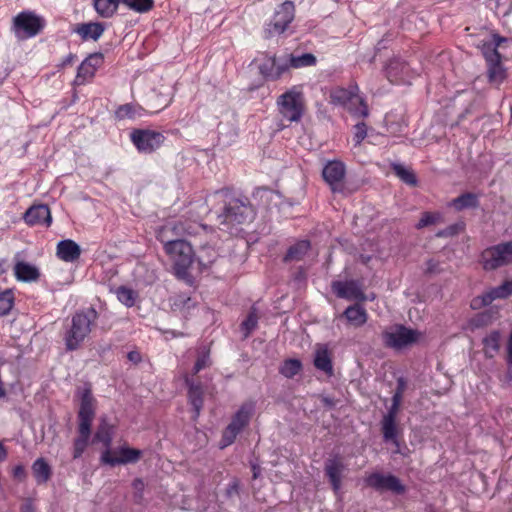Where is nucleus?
<instances>
[{
  "mask_svg": "<svg viewBox=\"0 0 512 512\" xmlns=\"http://www.w3.org/2000/svg\"><path fill=\"white\" fill-rule=\"evenodd\" d=\"M98 318L97 311L90 307L76 312L71 318V324L64 333V343L67 351L79 349L92 331V325Z\"/></svg>",
  "mask_w": 512,
  "mask_h": 512,
  "instance_id": "1",
  "label": "nucleus"
},
{
  "mask_svg": "<svg viewBox=\"0 0 512 512\" xmlns=\"http://www.w3.org/2000/svg\"><path fill=\"white\" fill-rule=\"evenodd\" d=\"M253 209L248 203L238 198H231L225 203L223 213L218 216L222 230L237 234L238 226L252 221Z\"/></svg>",
  "mask_w": 512,
  "mask_h": 512,
  "instance_id": "2",
  "label": "nucleus"
},
{
  "mask_svg": "<svg viewBox=\"0 0 512 512\" xmlns=\"http://www.w3.org/2000/svg\"><path fill=\"white\" fill-rule=\"evenodd\" d=\"M201 231L206 232V227L195 222L170 221L158 230L157 239L167 246L182 241L181 237L185 235H196Z\"/></svg>",
  "mask_w": 512,
  "mask_h": 512,
  "instance_id": "3",
  "label": "nucleus"
},
{
  "mask_svg": "<svg viewBox=\"0 0 512 512\" xmlns=\"http://www.w3.org/2000/svg\"><path fill=\"white\" fill-rule=\"evenodd\" d=\"M164 251L173 263L176 276L181 279L185 278L195 256L191 244L185 240L176 241L164 246Z\"/></svg>",
  "mask_w": 512,
  "mask_h": 512,
  "instance_id": "4",
  "label": "nucleus"
},
{
  "mask_svg": "<svg viewBox=\"0 0 512 512\" xmlns=\"http://www.w3.org/2000/svg\"><path fill=\"white\" fill-rule=\"evenodd\" d=\"M278 111L283 121L298 122L304 111V99L301 91L293 87L278 97Z\"/></svg>",
  "mask_w": 512,
  "mask_h": 512,
  "instance_id": "5",
  "label": "nucleus"
},
{
  "mask_svg": "<svg viewBox=\"0 0 512 512\" xmlns=\"http://www.w3.org/2000/svg\"><path fill=\"white\" fill-rule=\"evenodd\" d=\"M358 87H352L351 89L336 88L331 94V102L337 105L347 107V109L353 114L361 117L368 116V106L364 99L357 94Z\"/></svg>",
  "mask_w": 512,
  "mask_h": 512,
  "instance_id": "6",
  "label": "nucleus"
},
{
  "mask_svg": "<svg viewBox=\"0 0 512 512\" xmlns=\"http://www.w3.org/2000/svg\"><path fill=\"white\" fill-rule=\"evenodd\" d=\"M421 337L417 330L403 325H395L386 329L382 334L383 343L390 348L400 350L416 343Z\"/></svg>",
  "mask_w": 512,
  "mask_h": 512,
  "instance_id": "7",
  "label": "nucleus"
},
{
  "mask_svg": "<svg viewBox=\"0 0 512 512\" xmlns=\"http://www.w3.org/2000/svg\"><path fill=\"white\" fill-rule=\"evenodd\" d=\"M485 270H495L512 263V241L500 243L485 249L481 254Z\"/></svg>",
  "mask_w": 512,
  "mask_h": 512,
  "instance_id": "8",
  "label": "nucleus"
},
{
  "mask_svg": "<svg viewBox=\"0 0 512 512\" xmlns=\"http://www.w3.org/2000/svg\"><path fill=\"white\" fill-rule=\"evenodd\" d=\"M13 28L18 38H30L43 28V20L33 12H21L14 17Z\"/></svg>",
  "mask_w": 512,
  "mask_h": 512,
  "instance_id": "9",
  "label": "nucleus"
},
{
  "mask_svg": "<svg viewBox=\"0 0 512 512\" xmlns=\"http://www.w3.org/2000/svg\"><path fill=\"white\" fill-rule=\"evenodd\" d=\"M132 143L142 153H152L164 142L162 133L150 129H135L130 134Z\"/></svg>",
  "mask_w": 512,
  "mask_h": 512,
  "instance_id": "10",
  "label": "nucleus"
},
{
  "mask_svg": "<svg viewBox=\"0 0 512 512\" xmlns=\"http://www.w3.org/2000/svg\"><path fill=\"white\" fill-rule=\"evenodd\" d=\"M367 486L379 492L389 491L396 495H401L406 492L405 485L401 480L392 474H383L374 472L365 478Z\"/></svg>",
  "mask_w": 512,
  "mask_h": 512,
  "instance_id": "11",
  "label": "nucleus"
},
{
  "mask_svg": "<svg viewBox=\"0 0 512 512\" xmlns=\"http://www.w3.org/2000/svg\"><path fill=\"white\" fill-rule=\"evenodd\" d=\"M294 19V5L286 1L275 11L272 21L265 28V37L271 38L283 33Z\"/></svg>",
  "mask_w": 512,
  "mask_h": 512,
  "instance_id": "12",
  "label": "nucleus"
},
{
  "mask_svg": "<svg viewBox=\"0 0 512 512\" xmlns=\"http://www.w3.org/2000/svg\"><path fill=\"white\" fill-rule=\"evenodd\" d=\"M346 175V167L343 162L333 160L327 162L322 170V176L325 182L330 186L332 192H344V179Z\"/></svg>",
  "mask_w": 512,
  "mask_h": 512,
  "instance_id": "13",
  "label": "nucleus"
},
{
  "mask_svg": "<svg viewBox=\"0 0 512 512\" xmlns=\"http://www.w3.org/2000/svg\"><path fill=\"white\" fill-rule=\"evenodd\" d=\"M141 456V450L124 446L114 452L107 449L102 453L101 461L110 466L125 465L138 462Z\"/></svg>",
  "mask_w": 512,
  "mask_h": 512,
  "instance_id": "14",
  "label": "nucleus"
},
{
  "mask_svg": "<svg viewBox=\"0 0 512 512\" xmlns=\"http://www.w3.org/2000/svg\"><path fill=\"white\" fill-rule=\"evenodd\" d=\"M347 466L340 456L328 458L325 461L324 471L328 477L334 493L337 495L342 486V479L345 475Z\"/></svg>",
  "mask_w": 512,
  "mask_h": 512,
  "instance_id": "15",
  "label": "nucleus"
},
{
  "mask_svg": "<svg viewBox=\"0 0 512 512\" xmlns=\"http://www.w3.org/2000/svg\"><path fill=\"white\" fill-rule=\"evenodd\" d=\"M95 417V399L89 389H85L81 395L80 408L78 412L79 425L82 430L90 429Z\"/></svg>",
  "mask_w": 512,
  "mask_h": 512,
  "instance_id": "16",
  "label": "nucleus"
},
{
  "mask_svg": "<svg viewBox=\"0 0 512 512\" xmlns=\"http://www.w3.org/2000/svg\"><path fill=\"white\" fill-rule=\"evenodd\" d=\"M331 288L336 296L342 299L356 301H365L366 299L360 284L355 280L334 281Z\"/></svg>",
  "mask_w": 512,
  "mask_h": 512,
  "instance_id": "17",
  "label": "nucleus"
},
{
  "mask_svg": "<svg viewBox=\"0 0 512 512\" xmlns=\"http://www.w3.org/2000/svg\"><path fill=\"white\" fill-rule=\"evenodd\" d=\"M385 70L388 80L392 83H409L413 77L409 65L398 58L390 60Z\"/></svg>",
  "mask_w": 512,
  "mask_h": 512,
  "instance_id": "18",
  "label": "nucleus"
},
{
  "mask_svg": "<svg viewBox=\"0 0 512 512\" xmlns=\"http://www.w3.org/2000/svg\"><path fill=\"white\" fill-rule=\"evenodd\" d=\"M23 219L30 226L40 224L49 226L52 222L50 210L48 206L44 204L31 206L24 213Z\"/></svg>",
  "mask_w": 512,
  "mask_h": 512,
  "instance_id": "19",
  "label": "nucleus"
},
{
  "mask_svg": "<svg viewBox=\"0 0 512 512\" xmlns=\"http://www.w3.org/2000/svg\"><path fill=\"white\" fill-rule=\"evenodd\" d=\"M512 295V279L504 282L502 285L493 288L481 298H476L472 301L473 308H479L481 305H489L495 299L506 298Z\"/></svg>",
  "mask_w": 512,
  "mask_h": 512,
  "instance_id": "20",
  "label": "nucleus"
},
{
  "mask_svg": "<svg viewBox=\"0 0 512 512\" xmlns=\"http://www.w3.org/2000/svg\"><path fill=\"white\" fill-rule=\"evenodd\" d=\"M14 275L18 281L21 282H35L40 277L39 269L22 260L15 259Z\"/></svg>",
  "mask_w": 512,
  "mask_h": 512,
  "instance_id": "21",
  "label": "nucleus"
},
{
  "mask_svg": "<svg viewBox=\"0 0 512 512\" xmlns=\"http://www.w3.org/2000/svg\"><path fill=\"white\" fill-rule=\"evenodd\" d=\"M73 31L77 33L82 40H98L105 31V26L100 22H89L77 24Z\"/></svg>",
  "mask_w": 512,
  "mask_h": 512,
  "instance_id": "22",
  "label": "nucleus"
},
{
  "mask_svg": "<svg viewBox=\"0 0 512 512\" xmlns=\"http://www.w3.org/2000/svg\"><path fill=\"white\" fill-rule=\"evenodd\" d=\"M255 403L252 401L245 402L233 416L229 425L236 428L240 432L248 425L250 418L254 412Z\"/></svg>",
  "mask_w": 512,
  "mask_h": 512,
  "instance_id": "23",
  "label": "nucleus"
},
{
  "mask_svg": "<svg viewBox=\"0 0 512 512\" xmlns=\"http://www.w3.org/2000/svg\"><path fill=\"white\" fill-rule=\"evenodd\" d=\"M80 254V246L73 240H62L57 244V256L65 262L77 260Z\"/></svg>",
  "mask_w": 512,
  "mask_h": 512,
  "instance_id": "24",
  "label": "nucleus"
},
{
  "mask_svg": "<svg viewBox=\"0 0 512 512\" xmlns=\"http://www.w3.org/2000/svg\"><path fill=\"white\" fill-rule=\"evenodd\" d=\"M314 366L327 376L333 375L331 355L325 345H318L314 354Z\"/></svg>",
  "mask_w": 512,
  "mask_h": 512,
  "instance_id": "25",
  "label": "nucleus"
},
{
  "mask_svg": "<svg viewBox=\"0 0 512 512\" xmlns=\"http://www.w3.org/2000/svg\"><path fill=\"white\" fill-rule=\"evenodd\" d=\"M188 386V397L194 409V417H198L203 407V390L200 384H194L188 377L185 378Z\"/></svg>",
  "mask_w": 512,
  "mask_h": 512,
  "instance_id": "26",
  "label": "nucleus"
},
{
  "mask_svg": "<svg viewBox=\"0 0 512 512\" xmlns=\"http://www.w3.org/2000/svg\"><path fill=\"white\" fill-rule=\"evenodd\" d=\"M396 418L397 414L387 412V414L383 416L381 425L384 440L392 441L393 443L398 445Z\"/></svg>",
  "mask_w": 512,
  "mask_h": 512,
  "instance_id": "27",
  "label": "nucleus"
},
{
  "mask_svg": "<svg viewBox=\"0 0 512 512\" xmlns=\"http://www.w3.org/2000/svg\"><path fill=\"white\" fill-rule=\"evenodd\" d=\"M343 316L351 325L355 327H360L364 325L367 321L366 310L358 304L349 306L344 311Z\"/></svg>",
  "mask_w": 512,
  "mask_h": 512,
  "instance_id": "28",
  "label": "nucleus"
},
{
  "mask_svg": "<svg viewBox=\"0 0 512 512\" xmlns=\"http://www.w3.org/2000/svg\"><path fill=\"white\" fill-rule=\"evenodd\" d=\"M32 472L38 484H44L51 478V467L45 459L39 458L32 465Z\"/></svg>",
  "mask_w": 512,
  "mask_h": 512,
  "instance_id": "29",
  "label": "nucleus"
},
{
  "mask_svg": "<svg viewBox=\"0 0 512 512\" xmlns=\"http://www.w3.org/2000/svg\"><path fill=\"white\" fill-rule=\"evenodd\" d=\"M121 0H93L96 12L103 18H111L117 11Z\"/></svg>",
  "mask_w": 512,
  "mask_h": 512,
  "instance_id": "30",
  "label": "nucleus"
},
{
  "mask_svg": "<svg viewBox=\"0 0 512 512\" xmlns=\"http://www.w3.org/2000/svg\"><path fill=\"white\" fill-rule=\"evenodd\" d=\"M450 205L457 211L468 208H476L479 206V199L476 194L467 192L453 199Z\"/></svg>",
  "mask_w": 512,
  "mask_h": 512,
  "instance_id": "31",
  "label": "nucleus"
},
{
  "mask_svg": "<svg viewBox=\"0 0 512 512\" xmlns=\"http://www.w3.org/2000/svg\"><path fill=\"white\" fill-rule=\"evenodd\" d=\"M218 258V252L209 245H203L200 247L196 254L198 264L202 268L210 267Z\"/></svg>",
  "mask_w": 512,
  "mask_h": 512,
  "instance_id": "32",
  "label": "nucleus"
},
{
  "mask_svg": "<svg viewBox=\"0 0 512 512\" xmlns=\"http://www.w3.org/2000/svg\"><path fill=\"white\" fill-rule=\"evenodd\" d=\"M310 248L309 241L301 240L292 245L284 258L285 261H300Z\"/></svg>",
  "mask_w": 512,
  "mask_h": 512,
  "instance_id": "33",
  "label": "nucleus"
},
{
  "mask_svg": "<svg viewBox=\"0 0 512 512\" xmlns=\"http://www.w3.org/2000/svg\"><path fill=\"white\" fill-rule=\"evenodd\" d=\"M113 425L109 424L105 418L101 419V423L95 433L94 439L103 443L109 449L112 443Z\"/></svg>",
  "mask_w": 512,
  "mask_h": 512,
  "instance_id": "34",
  "label": "nucleus"
},
{
  "mask_svg": "<svg viewBox=\"0 0 512 512\" xmlns=\"http://www.w3.org/2000/svg\"><path fill=\"white\" fill-rule=\"evenodd\" d=\"M79 436L74 440L73 445V458L77 459L81 457L83 452L85 451L86 447L88 446L91 430L86 429L82 430L81 428H78Z\"/></svg>",
  "mask_w": 512,
  "mask_h": 512,
  "instance_id": "35",
  "label": "nucleus"
},
{
  "mask_svg": "<svg viewBox=\"0 0 512 512\" xmlns=\"http://www.w3.org/2000/svg\"><path fill=\"white\" fill-rule=\"evenodd\" d=\"M501 335L499 331H492L483 339L484 351L488 357H493L500 348Z\"/></svg>",
  "mask_w": 512,
  "mask_h": 512,
  "instance_id": "36",
  "label": "nucleus"
},
{
  "mask_svg": "<svg viewBox=\"0 0 512 512\" xmlns=\"http://www.w3.org/2000/svg\"><path fill=\"white\" fill-rule=\"evenodd\" d=\"M171 101L169 93H157L154 91L149 99V108L152 112H158L169 105Z\"/></svg>",
  "mask_w": 512,
  "mask_h": 512,
  "instance_id": "37",
  "label": "nucleus"
},
{
  "mask_svg": "<svg viewBox=\"0 0 512 512\" xmlns=\"http://www.w3.org/2000/svg\"><path fill=\"white\" fill-rule=\"evenodd\" d=\"M406 386H407L406 380L403 377H399L397 379L396 391L392 397V405L388 410L389 413L398 414L399 407H400L403 393L406 389Z\"/></svg>",
  "mask_w": 512,
  "mask_h": 512,
  "instance_id": "38",
  "label": "nucleus"
},
{
  "mask_svg": "<svg viewBox=\"0 0 512 512\" xmlns=\"http://www.w3.org/2000/svg\"><path fill=\"white\" fill-rule=\"evenodd\" d=\"M392 169L397 177H399L407 185L415 186L417 184L416 176L411 169L401 164H393Z\"/></svg>",
  "mask_w": 512,
  "mask_h": 512,
  "instance_id": "39",
  "label": "nucleus"
},
{
  "mask_svg": "<svg viewBox=\"0 0 512 512\" xmlns=\"http://www.w3.org/2000/svg\"><path fill=\"white\" fill-rule=\"evenodd\" d=\"M302 369V364L298 359H288L280 367V373L286 378H292Z\"/></svg>",
  "mask_w": 512,
  "mask_h": 512,
  "instance_id": "40",
  "label": "nucleus"
},
{
  "mask_svg": "<svg viewBox=\"0 0 512 512\" xmlns=\"http://www.w3.org/2000/svg\"><path fill=\"white\" fill-rule=\"evenodd\" d=\"M121 3L135 12L145 13L152 9L154 1L153 0H121Z\"/></svg>",
  "mask_w": 512,
  "mask_h": 512,
  "instance_id": "41",
  "label": "nucleus"
},
{
  "mask_svg": "<svg viewBox=\"0 0 512 512\" xmlns=\"http://www.w3.org/2000/svg\"><path fill=\"white\" fill-rule=\"evenodd\" d=\"M14 305V294L12 290L0 291V316L7 315Z\"/></svg>",
  "mask_w": 512,
  "mask_h": 512,
  "instance_id": "42",
  "label": "nucleus"
},
{
  "mask_svg": "<svg viewBox=\"0 0 512 512\" xmlns=\"http://www.w3.org/2000/svg\"><path fill=\"white\" fill-rule=\"evenodd\" d=\"M289 62L291 67L294 68L312 66L316 63V57L311 53H305L300 56L290 55Z\"/></svg>",
  "mask_w": 512,
  "mask_h": 512,
  "instance_id": "43",
  "label": "nucleus"
},
{
  "mask_svg": "<svg viewBox=\"0 0 512 512\" xmlns=\"http://www.w3.org/2000/svg\"><path fill=\"white\" fill-rule=\"evenodd\" d=\"M95 72L96 70L92 68L90 64L82 62L78 68L75 83L77 85H83L85 82L94 77Z\"/></svg>",
  "mask_w": 512,
  "mask_h": 512,
  "instance_id": "44",
  "label": "nucleus"
},
{
  "mask_svg": "<svg viewBox=\"0 0 512 512\" xmlns=\"http://www.w3.org/2000/svg\"><path fill=\"white\" fill-rule=\"evenodd\" d=\"M118 300L126 305L127 307H131L135 303L136 293L129 288L119 287L116 291Z\"/></svg>",
  "mask_w": 512,
  "mask_h": 512,
  "instance_id": "45",
  "label": "nucleus"
},
{
  "mask_svg": "<svg viewBox=\"0 0 512 512\" xmlns=\"http://www.w3.org/2000/svg\"><path fill=\"white\" fill-rule=\"evenodd\" d=\"M488 77L491 82L499 83L505 77V72L500 62L488 64Z\"/></svg>",
  "mask_w": 512,
  "mask_h": 512,
  "instance_id": "46",
  "label": "nucleus"
},
{
  "mask_svg": "<svg viewBox=\"0 0 512 512\" xmlns=\"http://www.w3.org/2000/svg\"><path fill=\"white\" fill-rule=\"evenodd\" d=\"M258 316L256 309L252 308L246 320L242 323V329L245 331L244 336L247 337L257 326Z\"/></svg>",
  "mask_w": 512,
  "mask_h": 512,
  "instance_id": "47",
  "label": "nucleus"
},
{
  "mask_svg": "<svg viewBox=\"0 0 512 512\" xmlns=\"http://www.w3.org/2000/svg\"><path fill=\"white\" fill-rule=\"evenodd\" d=\"M239 433H240L239 430L232 427L231 425H228L222 434L221 447L224 448V447L231 445L235 441V439Z\"/></svg>",
  "mask_w": 512,
  "mask_h": 512,
  "instance_id": "48",
  "label": "nucleus"
},
{
  "mask_svg": "<svg viewBox=\"0 0 512 512\" xmlns=\"http://www.w3.org/2000/svg\"><path fill=\"white\" fill-rule=\"evenodd\" d=\"M482 51L486 59L487 65L494 62H500L501 56L498 53L497 49L492 46V44H484Z\"/></svg>",
  "mask_w": 512,
  "mask_h": 512,
  "instance_id": "49",
  "label": "nucleus"
},
{
  "mask_svg": "<svg viewBox=\"0 0 512 512\" xmlns=\"http://www.w3.org/2000/svg\"><path fill=\"white\" fill-rule=\"evenodd\" d=\"M440 219H441V215L439 213L425 212L422 214V217L420 218L416 227L418 229H421L428 225L436 224Z\"/></svg>",
  "mask_w": 512,
  "mask_h": 512,
  "instance_id": "50",
  "label": "nucleus"
},
{
  "mask_svg": "<svg viewBox=\"0 0 512 512\" xmlns=\"http://www.w3.org/2000/svg\"><path fill=\"white\" fill-rule=\"evenodd\" d=\"M291 67L289 56L287 58H276L275 68L273 70V80H277L281 75Z\"/></svg>",
  "mask_w": 512,
  "mask_h": 512,
  "instance_id": "51",
  "label": "nucleus"
},
{
  "mask_svg": "<svg viewBox=\"0 0 512 512\" xmlns=\"http://www.w3.org/2000/svg\"><path fill=\"white\" fill-rule=\"evenodd\" d=\"M135 116L136 107L131 104L122 105L116 110V117L118 119L135 118Z\"/></svg>",
  "mask_w": 512,
  "mask_h": 512,
  "instance_id": "52",
  "label": "nucleus"
},
{
  "mask_svg": "<svg viewBox=\"0 0 512 512\" xmlns=\"http://www.w3.org/2000/svg\"><path fill=\"white\" fill-rule=\"evenodd\" d=\"M276 64V57H272L267 59L264 63H262L259 67L260 73L269 79L273 80V70Z\"/></svg>",
  "mask_w": 512,
  "mask_h": 512,
  "instance_id": "53",
  "label": "nucleus"
},
{
  "mask_svg": "<svg viewBox=\"0 0 512 512\" xmlns=\"http://www.w3.org/2000/svg\"><path fill=\"white\" fill-rule=\"evenodd\" d=\"M209 365H210L209 355H208V353H203L202 355H200L198 357V359L194 365V368H193V373L197 374L199 371L208 367Z\"/></svg>",
  "mask_w": 512,
  "mask_h": 512,
  "instance_id": "54",
  "label": "nucleus"
},
{
  "mask_svg": "<svg viewBox=\"0 0 512 512\" xmlns=\"http://www.w3.org/2000/svg\"><path fill=\"white\" fill-rule=\"evenodd\" d=\"M366 134L367 130L366 125L364 123H359L355 125L354 140L357 145L362 142V140L366 137Z\"/></svg>",
  "mask_w": 512,
  "mask_h": 512,
  "instance_id": "55",
  "label": "nucleus"
},
{
  "mask_svg": "<svg viewBox=\"0 0 512 512\" xmlns=\"http://www.w3.org/2000/svg\"><path fill=\"white\" fill-rule=\"evenodd\" d=\"M83 62L90 64L96 70L102 64L103 56L101 53H94L89 55Z\"/></svg>",
  "mask_w": 512,
  "mask_h": 512,
  "instance_id": "56",
  "label": "nucleus"
},
{
  "mask_svg": "<svg viewBox=\"0 0 512 512\" xmlns=\"http://www.w3.org/2000/svg\"><path fill=\"white\" fill-rule=\"evenodd\" d=\"M462 228H463L462 224H455V225H452V226L438 232L437 236H439V237L453 236V235H456L459 232V230H461Z\"/></svg>",
  "mask_w": 512,
  "mask_h": 512,
  "instance_id": "57",
  "label": "nucleus"
},
{
  "mask_svg": "<svg viewBox=\"0 0 512 512\" xmlns=\"http://www.w3.org/2000/svg\"><path fill=\"white\" fill-rule=\"evenodd\" d=\"M21 512H37L31 500H26L21 507Z\"/></svg>",
  "mask_w": 512,
  "mask_h": 512,
  "instance_id": "58",
  "label": "nucleus"
},
{
  "mask_svg": "<svg viewBox=\"0 0 512 512\" xmlns=\"http://www.w3.org/2000/svg\"><path fill=\"white\" fill-rule=\"evenodd\" d=\"M127 357H128V359H129V361H131V362H133V363H135V364H137V363H139V362L141 361V355H140V353H139V352H137V351H131V352H129V353H128V355H127Z\"/></svg>",
  "mask_w": 512,
  "mask_h": 512,
  "instance_id": "59",
  "label": "nucleus"
},
{
  "mask_svg": "<svg viewBox=\"0 0 512 512\" xmlns=\"http://www.w3.org/2000/svg\"><path fill=\"white\" fill-rule=\"evenodd\" d=\"M238 488H239V485H238V482L237 481H234L233 483H231L229 485V487L227 488V494L229 496L233 495V494H237L238 493Z\"/></svg>",
  "mask_w": 512,
  "mask_h": 512,
  "instance_id": "60",
  "label": "nucleus"
},
{
  "mask_svg": "<svg viewBox=\"0 0 512 512\" xmlns=\"http://www.w3.org/2000/svg\"><path fill=\"white\" fill-rule=\"evenodd\" d=\"M506 38H503L499 35H493V44L492 46L497 49V47L501 46L502 42H505Z\"/></svg>",
  "mask_w": 512,
  "mask_h": 512,
  "instance_id": "61",
  "label": "nucleus"
},
{
  "mask_svg": "<svg viewBox=\"0 0 512 512\" xmlns=\"http://www.w3.org/2000/svg\"><path fill=\"white\" fill-rule=\"evenodd\" d=\"M132 485L133 488L138 492H141L144 489V483L141 479H135Z\"/></svg>",
  "mask_w": 512,
  "mask_h": 512,
  "instance_id": "62",
  "label": "nucleus"
},
{
  "mask_svg": "<svg viewBox=\"0 0 512 512\" xmlns=\"http://www.w3.org/2000/svg\"><path fill=\"white\" fill-rule=\"evenodd\" d=\"M427 271L430 273L437 272V264L433 260L427 262Z\"/></svg>",
  "mask_w": 512,
  "mask_h": 512,
  "instance_id": "63",
  "label": "nucleus"
},
{
  "mask_svg": "<svg viewBox=\"0 0 512 512\" xmlns=\"http://www.w3.org/2000/svg\"><path fill=\"white\" fill-rule=\"evenodd\" d=\"M321 401L327 407H334L335 406V401L332 398L323 397Z\"/></svg>",
  "mask_w": 512,
  "mask_h": 512,
  "instance_id": "64",
  "label": "nucleus"
}]
</instances>
